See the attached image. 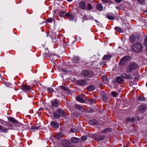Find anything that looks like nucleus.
Masks as SVG:
<instances>
[{
	"instance_id": "nucleus-28",
	"label": "nucleus",
	"mask_w": 147,
	"mask_h": 147,
	"mask_svg": "<svg viewBox=\"0 0 147 147\" xmlns=\"http://www.w3.org/2000/svg\"><path fill=\"white\" fill-rule=\"evenodd\" d=\"M115 30H117L119 32L122 33L123 32V30L121 28L118 26H116L115 28Z\"/></svg>"
},
{
	"instance_id": "nucleus-14",
	"label": "nucleus",
	"mask_w": 147,
	"mask_h": 147,
	"mask_svg": "<svg viewBox=\"0 0 147 147\" xmlns=\"http://www.w3.org/2000/svg\"><path fill=\"white\" fill-rule=\"evenodd\" d=\"M51 105L54 107H57L59 106V103L57 101L54 100L51 102Z\"/></svg>"
},
{
	"instance_id": "nucleus-33",
	"label": "nucleus",
	"mask_w": 147,
	"mask_h": 147,
	"mask_svg": "<svg viewBox=\"0 0 147 147\" xmlns=\"http://www.w3.org/2000/svg\"><path fill=\"white\" fill-rule=\"evenodd\" d=\"M88 101L91 104H93L95 103V100L94 99H89Z\"/></svg>"
},
{
	"instance_id": "nucleus-2",
	"label": "nucleus",
	"mask_w": 147,
	"mask_h": 147,
	"mask_svg": "<svg viewBox=\"0 0 147 147\" xmlns=\"http://www.w3.org/2000/svg\"><path fill=\"white\" fill-rule=\"evenodd\" d=\"M81 74L84 76L91 77L94 75V73L92 71L85 70L82 71Z\"/></svg>"
},
{
	"instance_id": "nucleus-15",
	"label": "nucleus",
	"mask_w": 147,
	"mask_h": 147,
	"mask_svg": "<svg viewBox=\"0 0 147 147\" xmlns=\"http://www.w3.org/2000/svg\"><path fill=\"white\" fill-rule=\"evenodd\" d=\"M97 9L100 11H102L103 10V7L102 4L98 3L96 5Z\"/></svg>"
},
{
	"instance_id": "nucleus-42",
	"label": "nucleus",
	"mask_w": 147,
	"mask_h": 147,
	"mask_svg": "<svg viewBox=\"0 0 147 147\" xmlns=\"http://www.w3.org/2000/svg\"><path fill=\"white\" fill-rule=\"evenodd\" d=\"M139 3L142 4H144L145 2L144 0H137Z\"/></svg>"
},
{
	"instance_id": "nucleus-16",
	"label": "nucleus",
	"mask_w": 147,
	"mask_h": 147,
	"mask_svg": "<svg viewBox=\"0 0 147 147\" xmlns=\"http://www.w3.org/2000/svg\"><path fill=\"white\" fill-rule=\"evenodd\" d=\"M79 141V138L76 137H73L71 139V142L73 143H77Z\"/></svg>"
},
{
	"instance_id": "nucleus-43",
	"label": "nucleus",
	"mask_w": 147,
	"mask_h": 147,
	"mask_svg": "<svg viewBox=\"0 0 147 147\" xmlns=\"http://www.w3.org/2000/svg\"><path fill=\"white\" fill-rule=\"evenodd\" d=\"M76 131H77V129L75 128H72L70 129V131L71 133L75 132H76Z\"/></svg>"
},
{
	"instance_id": "nucleus-7",
	"label": "nucleus",
	"mask_w": 147,
	"mask_h": 147,
	"mask_svg": "<svg viewBox=\"0 0 147 147\" xmlns=\"http://www.w3.org/2000/svg\"><path fill=\"white\" fill-rule=\"evenodd\" d=\"M100 95L103 101L104 102H107V95L104 92L102 91L100 92Z\"/></svg>"
},
{
	"instance_id": "nucleus-53",
	"label": "nucleus",
	"mask_w": 147,
	"mask_h": 147,
	"mask_svg": "<svg viewBox=\"0 0 147 147\" xmlns=\"http://www.w3.org/2000/svg\"><path fill=\"white\" fill-rule=\"evenodd\" d=\"M7 124L9 126L11 127V128L12 129V127H13V126L11 124H10L8 123H7Z\"/></svg>"
},
{
	"instance_id": "nucleus-31",
	"label": "nucleus",
	"mask_w": 147,
	"mask_h": 147,
	"mask_svg": "<svg viewBox=\"0 0 147 147\" xmlns=\"http://www.w3.org/2000/svg\"><path fill=\"white\" fill-rule=\"evenodd\" d=\"M110 57V56L109 55H105L102 58L103 60H108Z\"/></svg>"
},
{
	"instance_id": "nucleus-41",
	"label": "nucleus",
	"mask_w": 147,
	"mask_h": 147,
	"mask_svg": "<svg viewBox=\"0 0 147 147\" xmlns=\"http://www.w3.org/2000/svg\"><path fill=\"white\" fill-rule=\"evenodd\" d=\"M47 92H53V89L52 88H51L50 87H48L47 88Z\"/></svg>"
},
{
	"instance_id": "nucleus-54",
	"label": "nucleus",
	"mask_w": 147,
	"mask_h": 147,
	"mask_svg": "<svg viewBox=\"0 0 147 147\" xmlns=\"http://www.w3.org/2000/svg\"><path fill=\"white\" fill-rule=\"evenodd\" d=\"M4 122V121L3 119H0V122L1 123H3Z\"/></svg>"
},
{
	"instance_id": "nucleus-45",
	"label": "nucleus",
	"mask_w": 147,
	"mask_h": 147,
	"mask_svg": "<svg viewBox=\"0 0 147 147\" xmlns=\"http://www.w3.org/2000/svg\"><path fill=\"white\" fill-rule=\"evenodd\" d=\"M65 13H64L63 11H61L60 13L59 16L60 17H63L64 15L65 14Z\"/></svg>"
},
{
	"instance_id": "nucleus-35",
	"label": "nucleus",
	"mask_w": 147,
	"mask_h": 147,
	"mask_svg": "<svg viewBox=\"0 0 147 147\" xmlns=\"http://www.w3.org/2000/svg\"><path fill=\"white\" fill-rule=\"evenodd\" d=\"M87 139V137L85 136H82L81 138V140L82 141L84 142Z\"/></svg>"
},
{
	"instance_id": "nucleus-51",
	"label": "nucleus",
	"mask_w": 147,
	"mask_h": 147,
	"mask_svg": "<svg viewBox=\"0 0 147 147\" xmlns=\"http://www.w3.org/2000/svg\"><path fill=\"white\" fill-rule=\"evenodd\" d=\"M133 83H127V85L128 86H129L130 87H132V85L133 84Z\"/></svg>"
},
{
	"instance_id": "nucleus-52",
	"label": "nucleus",
	"mask_w": 147,
	"mask_h": 147,
	"mask_svg": "<svg viewBox=\"0 0 147 147\" xmlns=\"http://www.w3.org/2000/svg\"><path fill=\"white\" fill-rule=\"evenodd\" d=\"M122 0H115V1L117 3L121 2Z\"/></svg>"
},
{
	"instance_id": "nucleus-18",
	"label": "nucleus",
	"mask_w": 147,
	"mask_h": 147,
	"mask_svg": "<svg viewBox=\"0 0 147 147\" xmlns=\"http://www.w3.org/2000/svg\"><path fill=\"white\" fill-rule=\"evenodd\" d=\"M76 108L78 109L82 112H84V110L83 109L82 107L79 105L76 104L75 105Z\"/></svg>"
},
{
	"instance_id": "nucleus-36",
	"label": "nucleus",
	"mask_w": 147,
	"mask_h": 147,
	"mask_svg": "<svg viewBox=\"0 0 147 147\" xmlns=\"http://www.w3.org/2000/svg\"><path fill=\"white\" fill-rule=\"evenodd\" d=\"M40 125L38 127L36 126H33L31 127V129L34 130H37L39 129L40 128Z\"/></svg>"
},
{
	"instance_id": "nucleus-10",
	"label": "nucleus",
	"mask_w": 147,
	"mask_h": 147,
	"mask_svg": "<svg viewBox=\"0 0 147 147\" xmlns=\"http://www.w3.org/2000/svg\"><path fill=\"white\" fill-rule=\"evenodd\" d=\"M51 125L55 128H57L59 127V124L57 122L52 121L50 123Z\"/></svg>"
},
{
	"instance_id": "nucleus-26",
	"label": "nucleus",
	"mask_w": 147,
	"mask_h": 147,
	"mask_svg": "<svg viewBox=\"0 0 147 147\" xmlns=\"http://www.w3.org/2000/svg\"><path fill=\"white\" fill-rule=\"evenodd\" d=\"M102 80L103 81L107 82L109 81L110 79L105 76H103L102 77Z\"/></svg>"
},
{
	"instance_id": "nucleus-57",
	"label": "nucleus",
	"mask_w": 147,
	"mask_h": 147,
	"mask_svg": "<svg viewBox=\"0 0 147 147\" xmlns=\"http://www.w3.org/2000/svg\"><path fill=\"white\" fill-rule=\"evenodd\" d=\"M114 19V17L113 16H111V20H113Z\"/></svg>"
},
{
	"instance_id": "nucleus-12",
	"label": "nucleus",
	"mask_w": 147,
	"mask_h": 147,
	"mask_svg": "<svg viewBox=\"0 0 147 147\" xmlns=\"http://www.w3.org/2000/svg\"><path fill=\"white\" fill-rule=\"evenodd\" d=\"M76 100L81 102L84 103L85 102V100L82 97V96H80L76 97Z\"/></svg>"
},
{
	"instance_id": "nucleus-13",
	"label": "nucleus",
	"mask_w": 147,
	"mask_h": 147,
	"mask_svg": "<svg viewBox=\"0 0 147 147\" xmlns=\"http://www.w3.org/2000/svg\"><path fill=\"white\" fill-rule=\"evenodd\" d=\"M87 89L88 90L90 91H92L95 89V87L93 85H91L88 86L87 88Z\"/></svg>"
},
{
	"instance_id": "nucleus-62",
	"label": "nucleus",
	"mask_w": 147,
	"mask_h": 147,
	"mask_svg": "<svg viewBox=\"0 0 147 147\" xmlns=\"http://www.w3.org/2000/svg\"><path fill=\"white\" fill-rule=\"evenodd\" d=\"M123 147H127V146H123Z\"/></svg>"
},
{
	"instance_id": "nucleus-49",
	"label": "nucleus",
	"mask_w": 147,
	"mask_h": 147,
	"mask_svg": "<svg viewBox=\"0 0 147 147\" xmlns=\"http://www.w3.org/2000/svg\"><path fill=\"white\" fill-rule=\"evenodd\" d=\"M1 129V131L3 132H7V129L6 128H4L3 129Z\"/></svg>"
},
{
	"instance_id": "nucleus-58",
	"label": "nucleus",
	"mask_w": 147,
	"mask_h": 147,
	"mask_svg": "<svg viewBox=\"0 0 147 147\" xmlns=\"http://www.w3.org/2000/svg\"><path fill=\"white\" fill-rule=\"evenodd\" d=\"M107 18L109 20H110V16H107Z\"/></svg>"
},
{
	"instance_id": "nucleus-24",
	"label": "nucleus",
	"mask_w": 147,
	"mask_h": 147,
	"mask_svg": "<svg viewBox=\"0 0 147 147\" xmlns=\"http://www.w3.org/2000/svg\"><path fill=\"white\" fill-rule=\"evenodd\" d=\"M63 136H64L62 135V134L61 133H58L55 135L56 137L58 140L61 138Z\"/></svg>"
},
{
	"instance_id": "nucleus-1",
	"label": "nucleus",
	"mask_w": 147,
	"mask_h": 147,
	"mask_svg": "<svg viewBox=\"0 0 147 147\" xmlns=\"http://www.w3.org/2000/svg\"><path fill=\"white\" fill-rule=\"evenodd\" d=\"M143 46L140 43H135L132 47L131 49L134 52H138L142 50Z\"/></svg>"
},
{
	"instance_id": "nucleus-47",
	"label": "nucleus",
	"mask_w": 147,
	"mask_h": 147,
	"mask_svg": "<svg viewBox=\"0 0 147 147\" xmlns=\"http://www.w3.org/2000/svg\"><path fill=\"white\" fill-rule=\"evenodd\" d=\"M144 45H147V37H146L144 40Z\"/></svg>"
},
{
	"instance_id": "nucleus-63",
	"label": "nucleus",
	"mask_w": 147,
	"mask_h": 147,
	"mask_svg": "<svg viewBox=\"0 0 147 147\" xmlns=\"http://www.w3.org/2000/svg\"><path fill=\"white\" fill-rule=\"evenodd\" d=\"M146 86L147 87V83H146Z\"/></svg>"
},
{
	"instance_id": "nucleus-46",
	"label": "nucleus",
	"mask_w": 147,
	"mask_h": 147,
	"mask_svg": "<svg viewBox=\"0 0 147 147\" xmlns=\"http://www.w3.org/2000/svg\"><path fill=\"white\" fill-rule=\"evenodd\" d=\"M101 1L104 3H109L110 2V0H101Z\"/></svg>"
},
{
	"instance_id": "nucleus-3",
	"label": "nucleus",
	"mask_w": 147,
	"mask_h": 147,
	"mask_svg": "<svg viewBox=\"0 0 147 147\" xmlns=\"http://www.w3.org/2000/svg\"><path fill=\"white\" fill-rule=\"evenodd\" d=\"M138 67V65L136 63H131L128 66L127 71L129 72H132L133 70L136 69Z\"/></svg>"
},
{
	"instance_id": "nucleus-30",
	"label": "nucleus",
	"mask_w": 147,
	"mask_h": 147,
	"mask_svg": "<svg viewBox=\"0 0 147 147\" xmlns=\"http://www.w3.org/2000/svg\"><path fill=\"white\" fill-rule=\"evenodd\" d=\"M127 120L128 122H130L131 123H133L135 121V119L133 117L128 118Z\"/></svg>"
},
{
	"instance_id": "nucleus-4",
	"label": "nucleus",
	"mask_w": 147,
	"mask_h": 147,
	"mask_svg": "<svg viewBox=\"0 0 147 147\" xmlns=\"http://www.w3.org/2000/svg\"><path fill=\"white\" fill-rule=\"evenodd\" d=\"M57 113L61 116L63 117H66L67 115L66 113L64 112V111L61 109H59L57 111Z\"/></svg>"
},
{
	"instance_id": "nucleus-44",
	"label": "nucleus",
	"mask_w": 147,
	"mask_h": 147,
	"mask_svg": "<svg viewBox=\"0 0 147 147\" xmlns=\"http://www.w3.org/2000/svg\"><path fill=\"white\" fill-rule=\"evenodd\" d=\"M53 20L52 18H49L47 20V22L49 23H52L53 21Z\"/></svg>"
},
{
	"instance_id": "nucleus-48",
	"label": "nucleus",
	"mask_w": 147,
	"mask_h": 147,
	"mask_svg": "<svg viewBox=\"0 0 147 147\" xmlns=\"http://www.w3.org/2000/svg\"><path fill=\"white\" fill-rule=\"evenodd\" d=\"M85 84L86 83H76V84L77 85H79V86H85Z\"/></svg>"
},
{
	"instance_id": "nucleus-59",
	"label": "nucleus",
	"mask_w": 147,
	"mask_h": 147,
	"mask_svg": "<svg viewBox=\"0 0 147 147\" xmlns=\"http://www.w3.org/2000/svg\"><path fill=\"white\" fill-rule=\"evenodd\" d=\"M95 21L96 22V23H99V22L98 21V20H95Z\"/></svg>"
},
{
	"instance_id": "nucleus-9",
	"label": "nucleus",
	"mask_w": 147,
	"mask_h": 147,
	"mask_svg": "<svg viewBox=\"0 0 147 147\" xmlns=\"http://www.w3.org/2000/svg\"><path fill=\"white\" fill-rule=\"evenodd\" d=\"M138 108L139 111L141 113L144 112L146 110V107L143 105H140Z\"/></svg>"
},
{
	"instance_id": "nucleus-11",
	"label": "nucleus",
	"mask_w": 147,
	"mask_h": 147,
	"mask_svg": "<svg viewBox=\"0 0 147 147\" xmlns=\"http://www.w3.org/2000/svg\"><path fill=\"white\" fill-rule=\"evenodd\" d=\"M80 7L83 10L86 9V6L85 4V2L84 1H82L80 3Z\"/></svg>"
},
{
	"instance_id": "nucleus-8",
	"label": "nucleus",
	"mask_w": 147,
	"mask_h": 147,
	"mask_svg": "<svg viewBox=\"0 0 147 147\" xmlns=\"http://www.w3.org/2000/svg\"><path fill=\"white\" fill-rule=\"evenodd\" d=\"M8 119L13 124L16 125L18 123V121L14 118L11 117H8Z\"/></svg>"
},
{
	"instance_id": "nucleus-27",
	"label": "nucleus",
	"mask_w": 147,
	"mask_h": 147,
	"mask_svg": "<svg viewBox=\"0 0 147 147\" xmlns=\"http://www.w3.org/2000/svg\"><path fill=\"white\" fill-rule=\"evenodd\" d=\"M110 132V128H107L104 129L102 131V133L104 134H106Z\"/></svg>"
},
{
	"instance_id": "nucleus-39",
	"label": "nucleus",
	"mask_w": 147,
	"mask_h": 147,
	"mask_svg": "<svg viewBox=\"0 0 147 147\" xmlns=\"http://www.w3.org/2000/svg\"><path fill=\"white\" fill-rule=\"evenodd\" d=\"M93 8L90 4L88 3L87 5V9L88 10H91Z\"/></svg>"
},
{
	"instance_id": "nucleus-38",
	"label": "nucleus",
	"mask_w": 147,
	"mask_h": 147,
	"mask_svg": "<svg viewBox=\"0 0 147 147\" xmlns=\"http://www.w3.org/2000/svg\"><path fill=\"white\" fill-rule=\"evenodd\" d=\"M73 60L74 61L77 62L78 61H80V59L78 57H75L73 58Z\"/></svg>"
},
{
	"instance_id": "nucleus-37",
	"label": "nucleus",
	"mask_w": 147,
	"mask_h": 147,
	"mask_svg": "<svg viewBox=\"0 0 147 147\" xmlns=\"http://www.w3.org/2000/svg\"><path fill=\"white\" fill-rule=\"evenodd\" d=\"M138 100H139L140 101H144L146 100V98L145 97H142L141 96H140L138 98Z\"/></svg>"
},
{
	"instance_id": "nucleus-22",
	"label": "nucleus",
	"mask_w": 147,
	"mask_h": 147,
	"mask_svg": "<svg viewBox=\"0 0 147 147\" xmlns=\"http://www.w3.org/2000/svg\"><path fill=\"white\" fill-rule=\"evenodd\" d=\"M59 87L60 88L61 90L64 91H67L68 92H70L69 90L68 89V88L66 87H65L64 86H59Z\"/></svg>"
},
{
	"instance_id": "nucleus-19",
	"label": "nucleus",
	"mask_w": 147,
	"mask_h": 147,
	"mask_svg": "<svg viewBox=\"0 0 147 147\" xmlns=\"http://www.w3.org/2000/svg\"><path fill=\"white\" fill-rule=\"evenodd\" d=\"M123 78L122 77V75L121 77H116V80L118 83H121L123 82L124 81Z\"/></svg>"
},
{
	"instance_id": "nucleus-64",
	"label": "nucleus",
	"mask_w": 147,
	"mask_h": 147,
	"mask_svg": "<svg viewBox=\"0 0 147 147\" xmlns=\"http://www.w3.org/2000/svg\"><path fill=\"white\" fill-rule=\"evenodd\" d=\"M53 86V85H52L51 86V87L52 86Z\"/></svg>"
},
{
	"instance_id": "nucleus-32",
	"label": "nucleus",
	"mask_w": 147,
	"mask_h": 147,
	"mask_svg": "<svg viewBox=\"0 0 147 147\" xmlns=\"http://www.w3.org/2000/svg\"><path fill=\"white\" fill-rule=\"evenodd\" d=\"M112 95L114 97H117V96L118 93L115 91H112L111 92Z\"/></svg>"
},
{
	"instance_id": "nucleus-50",
	"label": "nucleus",
	"mask_w": 147,
	"mask_h": 147,
	"mask_svg": "<svg viewBox=\"0 0 147 147\" xmlns=\"http://www.w3.org/2000/svg\"><path fill=\"white\" fill-rule=\"evenodd\" d=\"M33 82H35L36 83H39L40 82L39 80L37 79L36 80H35L32 81Z\"/></svg>"
},
{
	"instance_id": "nucleus-40",
	"label": "nucleus",
	"mask_w": 147,
	"mask_h": 147,
	"mask_svg": "<svg viewBox=\"0 0 147 147\" xmlns=\"http://www.w3.org/2000/svg\"><path fill=\"white\" fill-rule=\"evenodd\" d=\"M86 80H79L77 81L78 83H86Z\"/></svg>"
},
{
	"instance_id": "nucleus-55",
	"label": "nucleus",
	"mask_w": 147,
	"mask_h": 147,
	"mask_svg": "<svg viewBox=\"0 0 147 147\" xmlns=\"http://www.w3.org/2000/svg\"><path fill=\"white\" fill-rule=\"evenodd\" d=\"M65 147H74V146L73 145H71V146H69L68 145H67L65 146Z\"/></svg>"
},
{
	"instance_id": "nucleus-17",
	"label": "nucleus",
	"mask_w": 147,
	"mask_h": 147,
	"mask_svg": "<svg viewBox=\"0 0 147 147\" xmlns=\"http://www.w3.org/2000/svg\"><path fill=\"white\" fill-rule=\"evenodd\" d=\"M94 140H103L105 139V137L103 136H97L94 138Z\"/></svg>"
},
{
	"instance_id": "nucleus-34",
	"label": "nucleus",
	"mask_w": 147,
	"mask_h": 147,
	"mask_svg": "<svg viewBox=\"0 0 147 147\" xmlns=\"http://www.w3.org/2000/svg\"><path fill=\"white\" fill-rule=\"evenodd\" d=\"M139 86V85L137 83H133L132 85V87L135 89H136L138 88Z\"/></svg>"
},
{
	"instance_id": "nucleus-56",
	"label": "nucleus",
	"mask_w": 147,
	"mask_h": 147,
	"mask_svg": "<svg viewBox=\"0 0 147 147\" xmlns=\"http://www.w3.org/2000/svg\"><path fill=\"white\" fill-rule=\"evenodd\" d=\"M62 71L63 72H65V73H67V71L66 70H65V69H63L62 70Z\"/></svg>"
},
{
	"instance_id": "nucleus-60",
	"label": "nucleus",
	"mask_w": 147,
	"mask_h": 147,
	"mask_svg": "<svg viewBox=\"0 0 147 147\" xmlns=\"http://www.w3.org/2000/svg\"><path fill=\"white\" fill-rule=\"evenodd\" d=\"M2 127V126L0 125V129H1Z\"/></svg>"
},
{
	"instance_id": "nucleus-23",
	"label": "nucleus",
	"mask_w": 147,
	"mask_h": 147,
	"mask_svg": "<svg viewBox=\"0 0 147 147\" xmlns=\"http://www.w3.org/2000/svg\"><path fill=\"white\" fill-rule=\"evenodd\" d=\"M65 15L69 17V20H73L74 19V16L68 13H66Z\"/></svg>"
},
{
	"instance_id": "nucleus-29",
	"label": "nucleus",
	"mask_w": 147,
	"mask_h": 147,
	"mask_svg": "<svg viewBox=\"0 0 147 147\" xmlns=\"http://www.w3.org/2000/svg\"><path fill=\"white\" fill-rule=\"evenodd\" d=\"M129 39L131 42H134L136 40L135 37L133 35H131L129 36Z\"/></svg>"
},
{
	"instance_id": "nucleus-6",
	"label": "nucleus",
	"mask_w": 147,
	"mask_h": 147,
	"mask_svg": "<svg viewBox=\"0 0 147 147\" xmlns=\"http://www.w3.org/2000/svg\"><path fill=\"white\" fill-rule=\"evenodd\" d=\"M130 57L128 56H126L122 58L120 62L122 64L124 63L127 61L129 60Z\"/></svg>"
},
{
	"instance_id": "nucleus-20",
	"label": "nucleus",
	"mask_w": 147,
	"mask_h": 147,
	"mask_svg": "<svg viewBox=\"0 0 147 147\" xmlns=\"http://www.w3.org/2000/svg\"><path fill=\"white\" fill-rule=\"evenodd\" d=\"M122 77L123 78H126L129 79H131L132 77L129 75H127L126 74H122Z\"/></svg>"
},
{
	"instance_id": "nucleus-25",
	"label": "nucleus",
	"mask_w": 147,
	"mask_h": 147,
	"mask_svg": "<svg viewBox=\"0 0 147 147\" xmlns=\"http://www.w3.org/2000/svg\"><path fill=\"white\" fill-rule=\"evenodd\" d=\"M53 116L55 119H58L60 117V116L57 112L54 113H53Z\"/></svg>"
},
{
	"instance_id": "nucleus-21",
	"label": "nucleus",
	"mask_w": 147,
	"mask_h": 147,
	"mask_svg": "<svg viewBox=\"0 0 147 147\" xmlns=\"http://www.w3.org/2000/svg\"><path fill=\"white\" fill-rule=\"evenodd\" d=\"M89 123L90 124L93 125H97L98 124V123L96 122L95 119H92L90 120L89 121Z\"/></svg>"
},
{
	"instance_id": "nucleus-5",
	"label": "nucleus",
	"mask_w": 147,
	"mask_h": 147,
	"mask_svg": "<svg viewBox=\"0 0 147 147\" xmlns=\"http://www.w3.org/2000/svg\"><path fill=\"white\" fill-rule=\"evenodd\" d=\"M20 88L25 92L30 90V86L27 85H23L20 86Z\"/></svg>"
},
{
	"instance_id": "nucleus-61",
	"label": "nucleus",
	"mask_w": 147,
	"mask_h": 147,
	"mask_svg": "<svg viewBox=\"0 0 147 147\" xmlns=\"http://www.w3.org/2000/svg\"><path fill=\"white\" fill-rule=\"evenodd\" d=\"M103 84H100V86H103Z\"/></svg>"
}]
</instances>
